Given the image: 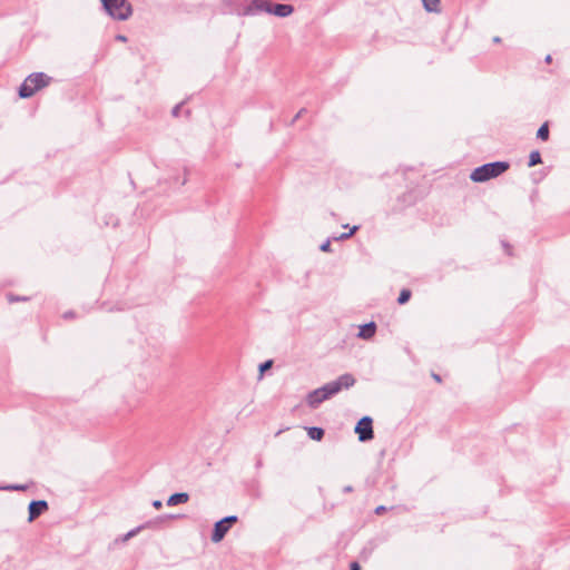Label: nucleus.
Returning a JSON list of instances; mask_svg holds the SVG:
<instances>
[{
	"label": "nucleus",
	"instance_id": "nucleus-5",
	"mask_svg": "<svg viewBox=\"0 0 570 570\" xmlns=\"http://www.w3.org/2000/svg\"><path fill=\"white\" fill-rule=\"evenodd\" d=\"M237 521L236 515H228L219 521H217L214 525V531L212 534V541L217 543L220 542L226 533L228 532L229 528L233 523Z\"/></svg>",
	"mask_w": 570,
	"mask_h": 570
},
{
	"label": "nucleus",
	"instance_id": "nucleus-6",
	"mask_svg": "<svg viewBox=\"0 0 570 570\" xmlns=\"http://www.w3.org/2000/svg\"><path fill=\"white\" fill-rule=\"evenodd\" d=\"M372 422L370 416H364L357 422L355 432L358 434L361 442L370 441L374 438Z\"/></svg>",
	"mask_w": 570,
	"mask_h": 570
},
{
	"label": "nucleus",
	"instance_id": "nucleus-1",
	"mask_svg": "<svg viewBox=\"0 0 570 570\" xmlns=\"http://www.w3.org/2000/svg\"><path fill=\"white\" fill-rule=\"evenodd\" d=\"M355 382L356 381L352 374L345 373L337 380L328 382L325 385L309 392L306 396V403L311 409H316L322 402L337 394L343 389L352 387Z\"/></svg>",
	"mask_w": 570,
	"mask_h": 570
},
{
	"label": "nucleus",
	"instance_id": "nucleus-19",
	"mask_svg": "<svg viewBox=\"0 0 570 570\" xmlns=\"http://www.w3.org/2000/svg\"><path fill=\"white\" fill-rule=\"evenodd\" d=\"M272 366V361H266L265 363L261 364L259 365V371L261 372H264L266 371L267 368H269Z\"/></svg>",
	"mask_w": 570,
	"mask_h": 570
},
{
	"label": "nucleus",
	"instance_id": "nucleus-15",
	"mask_svg": "<svg viewBox=\"0 0 570 570\" xmlns=\"http://www.w3.org/2000/svg\"><path fill=\"white\" fill-rule=\"evenodd\" d=\"M537 137L542 140H547L549 138V127L548 124H543L537 132Z\"/></svg>",
	"mask_w": 570,
	"mask_h": 570
},
{
	"label": "nucleus",
	"instance_id": "nucleus-3",
	"mask_svg": "<svg viewBox=\"0 0 570 570\" xmlns=\"http://www.w3.org/2000/svg\"><path fill=\"white\" fill-rule=\"evenodd\" d=\"M50 81V77L43 72H35L26 78L20 86L19 96L21 98L31 97L37 90L46 87Z\"/></svg>",
	"mask_w": 570,
	"mask_h": 570
},
{
	"label": "nucleus",
	"instance_id": "nucleus-24",
	"mask_svg": "<svg viewBox=\"0 0 570 570\" xmlns=\"http://www.w3.org/2000/svg\"><path fill=\"white\" fill-rule=\"evenodd\" d=\"M7 489H10V490H23L24 487H22V485H11V487H8Z\"/></svg>",
	"mask_w": 570,
	"mask_h": 570
},
{
	"label": "nucleus",
	"instance_id": "nucleus-32",
	"mask_svg": "<svg viewBox=\"0 0 570 570\" xmlns=\"http://www.w3.org/2000/svg\"><path fill=\"white\" fill-rule=\"evenodd\" d=\"M65 317H71V314L66 313Z\"/></svg>",
	"mask_w": 570,
	"mask_h": 570
},
{
	"label": "nucleus",
	"instance_id": "nucleus-2",
	"mask_svg": "<svg viewBox=\"0 0 570 570\" xmlns=\"http://www.w3.org/2000/svg\"><path fill=\"white\" fill-rule=\"evenodd\" d=\"M510 167L508 161L488 163L476 167L470 175L472 181L483 183L491 178H495L507 171Z\"/></svg>",
	"mask_w": 570,
	"mask_h": 570
},
{
	"label": "nucleus",
	"instance_id": "nucleus-30",
	"mask_svg": "<svg viewBox=\"0 0 570 570\" xmlns=\"http://www.w3.org/2000/svg\"><path fill=\"white\" fill-rule=\"evenodd\" d=\"M493 41H494V42H500V41H501V39H500L499 37H494Z\"/></svg>",
	"mask_w": 570,
	"mask_h": 570
},
{
	"label": "nucleus",
	"instance_id": "nucleus-16",
	"mask_svg": "<svg viewBox=\"0 0 570 570\" xmlns=\"http://www.w3.org/2000/svg\"><path fill=\"white\" fill-rule=\"evenodd\" d=\"M411 297V292L409 289H402L400 296L397 298L399 304H405Z\"/></svg>",
	"mask_w": 570,
	"mask_h": 570
},
{
	"label": "nucleus",
	"instance_id": "nucleus-4",
	"mask_svg": "<svg viewBox=\"0 0 570 570\" xmlns=\"http://www.w3.org/2000/svg\"><path fill=\"white\" fill-rule=\"evenodd\" d=\"M105 10L117 20H127L131 13V4L126 0H101Z\"/></svg>",
	"mask_w": 570,
	"mask_h": 570
},
{
	"label": "nucleus",
	"instance_id": "nucleus-8",
	"mask_svg": "<svg viewBox=\"0 0 570 570\" xmlns=\"http://www.w3.org/2000/svg\"><path fill=\"white\" fill-rule=\"evenodd\" d=\"M259 11L272 12V3L266 0H253L247 8V12L255 13Z\"/></svg>",
	"mask_w": 570,
	"mask_h": 570
},
{
	"label": "nucleus",
	"instance_id": "nucleus-29",
	"mask_svg": "<svg viewBox=\"0 0 570 570\" xmlns=\"http://www.w3.org/2000/svg\"><path fill=\"white\" fill-rule=\"evenodd\" d=\"M432 376H433V379H434L436 382H439V383L441 382V377H440V375H438V374H433Z\"/></svg>",
	"mask_w": 570,
	"mask_h": 570
},
{
	"label": "nucleus",
	"instance_id": "nucleus-25",
	"mask_svg": "<svg viewBox=\"0 0 570 570\" xmlns=\"http://www.w3.org/2000/svg\"><path fill=\"white\" fill-rule=\"evenodd\" d=\"M351 570H361V568H360V566H358V563H357V562H353V563L351 564Z\"/></svg>",
	"mask_w": 570,
	"mask_h": 570
},
{
	"label": "nucleus",
	"instance_id": "nucleus-26",
	"mask_svg": "<svg viewBox=\"0 0 570 570\" xmlns=\"http://www.w3.org/2000/svg\"><path fill=\"white\" fill-rule=\"evenodd\" d=\"M137 532H138V529H136V530H131V531H129V532L127 533L126 538H130V537L135 535Z\"/></svg>",
	"mask_w": 570,
	"mask_h": 570
},
{
	"label": "nucleus",
	"instance_id": "nucleus-17",
	"mask_svg": "<svg viewBox=\"0 0 570 570\" xmlns=\"http://www.w3.org/2000/svg\"><path fill=\"white\" fill-rule=\"evenodd\" d=\"M356 230H357V226H354L348 233H344L341 236L335 237V239L336 240H338V239H346V238L351 237Z\"/></svg>",
	"mask_w": 570,
	"mask_h": 570
},
{
	"label": "nucleus",
	"instance_id": "nucleus-13",
	"mask_svg": "<svg viewBox=\"0 0 570 570\" xmlns=\"http://www.w3.org/2000/svg\"><path fill=\"white\" fill-rule=\"evenodd\" d=\"M307 434L312 440L321 441L324 436V430L321 428L312 426L307 429Z\"/></svg>",
	"mask_w": 570,
	"mask_h": 570
},
{
	"label": "nucleus",
	"instance_id": "nucleus-23",
	"mask_svg": "<svg viewBox=\"0 0 570 570\" xmlns=\"http://www.w3.org/2000/svg\"><path fill=\"white\" fill-rule=\"evenodd\" d=\"M385 510H386V508L384 505H380L375 509V513L382 514Z\"/></svg>",
	"mask_w": 570,
	"mask_h": 570
},
{
	"label": "nucleus",
	"instance_id": "nucleus-14",
	"mask_svg": "<svg viewBox=\"0 0 570 570\" xmlns=\"http://www.w3.org/2000/svg\"><path fill=\"white\" fill-rule=\"evenodd\" d=\"M541 164V155L538 150H533L530 153L529 156V167H533L535 165Z\"/></svg>",
	"mask_w": 570,
	"mask_h": 570
},
{
	"label": "nucleus",
	"instance_id": "nucleus-9",
	"mask_svg": "<svg viewBox=\"0 0 570 570\" xmlns=\"http://www.w3.org/2000/svg\"><path fill=\"white\" fill-rule=\"evenodd\" d=\"M293 7L291 4H272V12L277 17H287L293 12Z\"/></svg>",
	"mask_w": 570,
	"mask_h": 570
},
{
	"label": "nucleus",
	"instance_id": "nucleus-11",
	"mask_svg": "<svg viewBox=\"0 0 570 570\" xmlns=\"http://www.w3.org/2000/svg\"><path fill=\"white\" fill-rule=\"evenodd\" d=\"M189 500L188 493L180 492V493H174L169 497L167 500V504L173 507L180 503H186Z\"/></svg>",
	"mask_w": 570,
	"mask_h": 570
},
{
	"label": "nucleus",
	"instance_id": "nucleus-7",
	"mask_svg": "<svg viewBox=\"0 0 570 570\" xmlns=\"http://www.w3.org/2000/svg\"><path fill=\"white\" fill-rule=\"evenodd\" d=\"M47 509H48L47 501H45V500L31 501L29 504V521H33Z\"/></svg>",
	"mask_w": 570,
	"mask_h": 570
},
{
	"label": "nucleus",
	"instance_id": "nucleus-27",
	"mask_svg": "<svg viewBox=\"0 0 570 570\" xmlns=\"http://www.w3.org/2000/svg\"><path fill=\"white\" fill-rule=\"evenodd\" d=\"M116 39L119 40V41H126L127 40V38L125 36H121V35L117 36Z\"/></svg>",
	"mask_w": 570,
	"mask_h": 570
},
{
	"label": "nucleus",
	"instance_id": "nucleus-28",
	"mask_svg": "<svg viewBox=\"0 0 570 570\" xmlns=\"http://www.w3.org/2000/svg\"><path fill=\"white\" fill-rule=\"evenodd\" d=\"M353 491V488L351 485H347L344 488V492H352Z\"/></svg>",
	"mask_w": 570,
	"mask_h": 570
},
{
	"label": "nucleus",
	"instance_id": "nucleus-21",
	"mask_svg": "<svg viewBox=\"0 0 570 570\" xmlns=\"http://www.w3.org/2000/svg\"><path fill=\"white\" fill-rule=\"evenodd\" d=\"M331 243L330 240H326L324 244L321 245V250L328 252L330 250Z\"/></svg>",
	"mask_w": 570,
	"mask_h": 570
},
{
	"label": "nucleus",
	"instance_id": "nucleus-31",
	"mask_svg": "<svg viewBox=\"0 0 570 570\" xmlns=\"http://www.w3.org/2000/svg\"><path fill=\"white\" fill-rule=\"evenodd\" d=\"M546 61H551V56H547Z\"/></svg>",
	"mask_w": 570,
	"mask_h": 570
},
{
	"label": "nucleus",
	"instance_id": "nucleus-22",
	"mask_svg": "<svg viewBox=\"0 0 570 570\" xmlns=\"http://www.w3.org/2000/svg\"><path fill=\"white\" fill-rule=\"evenodd\" d=\"M153 507H154L155 509H160V508L163 507V503H161V501H160V500H155V501L153 502Z\"/></svg>",
	"mask_w": 570,
	"mask_h": 570
},
{
	"label": "nucleus",
	"instance_id": "nucleus-20",
	"mask_svg": "<svg viewBox=\"0 0 570 570\" xmlns=\"http://www.w3.org/2000/svg\"><path fill=\"white\" fill-rule=\"evenodd\" d=\"M180 108H181V104L176 105V106L174 107V109H173V111H171V114H173V116H174V117H178L179 111H180Z\"/></svg>",
	"mask_w": 570,
	"mask_h": 570
},
{
	"label": "nucleus",
	"instance_id": "nucleus-12",
	"mask_svg": "<svg viewBox=\"0 0 570 570\" xmlns=\"http://www.w3.org/2000/svg\"><path fill=\"white\" fill-rule=\"evenodd\" d=\"M422 4L428 12H440V0H422Z\"/></svg>",
	"mask_w": 570,
	"mask_h": 570
},
{
	"label": "nucleus",
	"instance_id": "nucleus-18",
	"mask_svg": "<svg viewBox=\"0 0 570 570\" xmlns=\"http://www.w3.org/2000/svg\"><path fill=\"white\" fill-rule=\"evenodd\" d=\"M8 299H9L10 303H13V302H19V301H26L27 298L26 297L14 296V295H9Z\"/></svg>",
	"mask_w": 570,
	"mask_h": 570
},
{
	"label": "nucleus",
	"instance_id": "nucleus-10",
	"mask_svg": "<svg viewBox=\"0 0 570 570\" xmlns=\"http://www.w3.org/2000/svg\"><path fill=\"white\" fill-rule=\"evenodd\" d=\"M375 331H376L375 323L374 322H370V323L364 324L363 326H361V330L358 332V337H361L363 340H368V338L374 336Z\"/></svg>",
	"mask_w": 570,
	"mask_h": 570
}]
</instances>
